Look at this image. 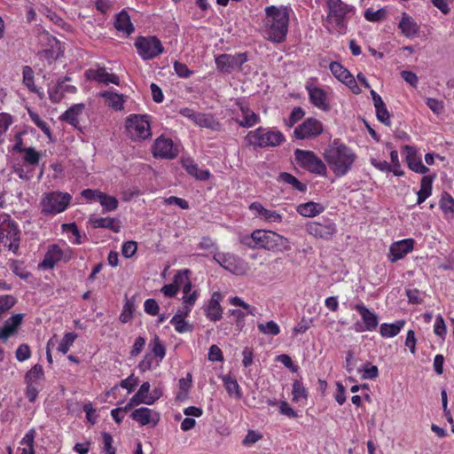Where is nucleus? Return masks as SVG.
<instances>
[{"label": "nucleus", "instance_id": "393cba45", "mask_svg": "<svg viewBox=\"0 0 454 454\" xmlns=\"http://www.w3.org/2000/svg\"><path fill=\"white\" fill-rule=\"evenodd\" d=\"M353 309L360 314L364 329H368V332L376 330L379 325V317L373 311L365 307L363 302L356 304Z\"/></svg>", "mask_w": 454, "mask_h": 454}, {"label": "nucleus", "instance_id": "f704fd0d", "mask_svg": "<svg viewBox=\"0 0 454 454\" xmlns=\"http://www.w3.org/2000/svg\"><path fill=\"white\" fill-rule=\"evenodd\" d=\"M148 348L150 349V354H152L156 360L155 366H159L166 356L165 345L158 335H154L150 340Z\"/></svg>", "mask_w": 454, "mask_h": 454}, {"label": "nucleus", "instance_id": "f03ea898", "mask_svg": "<svg viewBox=\"0 0 454 454\" xmlns=\"http://www.w3.org/2000/svg\"><path fill=\"white\" fill-rule=\"evenodd\" d=\"M357 156L356 153L339 140H333L325 153V160L337 177L346 176L352 168Z\"/></svg>", "mask_w": 454, "mask_h": 454}, {"label": "nucleus", "instance_id": "58836bf2", "mask_svg": "<svg viewBox=\"0 0 454 454\" xmlns=\"http://www.w3.org/2000/svg\"><path fill=\"white\" fill-rule=\"evenodd\" d=\"M114 27L118 31L124 32L128 35L134 31V26L131 23L130 17L124 10L116 15Z\"/></svg>", "mask_w": 454, "mask_h": 454}, {"label": "nucleus", "instance_id": "5701e85b", "mask_svg": "<svg viewBox=\"0 0 454 454\" xmlns=\"http://www.w3.org/2000/svg\"><path fill=\"white\" fill-rule=\"evenodd\" d=\"M403 150L406 153L408 167L412 171L419 174H427L429 171V168L422 163L421 159L417 156V151L413 146L406 145Z\"/></svg>", "mask_w": 454, "mask_h": 454}, {"label": "nucleus", "instance_id": "f3484780", "mask_svg": "<svg viewBox=\"0 0 454 454\" xmlns=\"http://www.w3.org/2000/svg\"><path fill=\"white\" fill-rule=\"evenodd\" d=\"M249 209L254 214L256 218L269 223H280L284 216L276 210L264 207L260 202H253L249 205Z\"/></svg>", "mask_w": 454, "mask_h": 454}, {"label": "nucleus", "instance_id": "a18cd8bd", "mask_svg": "<svg viewBox=\"0 0 454 454\" xmlns=\"http://www.w3.org/2000/svg\"><path fill=\"white\" fill-rule=\"evenodd\" d=\"M329 68L333 75L342 83L351 75V73L339 62H331Z\"/></svg>", "mask_w": 454, "mask_h": 454}, {"label": "nucleus", "instance_id": "dca6fc26", "mask_svg": "<svg viewBox=\"0 0 454 454\" xmlns=\"http://www.w3.org/2000/svg\"><path fill=\"white\" fill-rule=\"evenodd\" d=\"M309 102L317 108L327 112L330 110V105L327 99V93L322 89L312 83L306 84Z\"/></svg>", "mask_w": 454, "mask_h": 454}, {"label": "nucleus", "instance_id": "09e8293b", "mask_svg": "<svg viewBox=\"0 0 454 454\" xmlns=\"http://www.w3.org/2000/svg\"><path fill=\"white\" fill-rule=\"evenodd\" d=\"M279 178L284 183L291 184L297 191L305 192L307 189L304 184L300 182L294 176L290 173L283 172L280 174Z\"/></svg>", "mask_w": 454, "mask_h": 454}, {"label": "nucleus", "instance_id": "aec40b11", "mask_svg": "<svg viewBox=\"0 0 454 454\" xmlns=\"http://www.w3.org/2000/svg\"><path fill=\"white\" fill-rule=\"evenodd\" d=\"M414 240L412 239H406L391 245L389 248L388 258L390 262H395L403 258L407 254L412 251Z\"/></svg>", "mask_w": 454, "mask_h": 454}, {"label": "nucleus", "instance_id": "423d86ee", "mask_svg": "<svg viewBox=\"0 0 454 454\" xmlns=\"http://www.w3.org/2000/svg\"><path fill=\"white\" fill-rule=\"evenodd\" d=\"M151 116L131 114L126 118L125 129L132 141H143L152 137Z\"/></svg>", "mask_w": 454, "mask_h": 454}, {"label": "nucleus", "instance_id": "cd10ccee", "mask_svg": "<svg viewBox=\"0 0 454 454\" xmlns=\"http://www.w3.org/2000/svg\"><path fill=\"white\" fill-rule=\"evenodd\" d=\"M398 28L404 36L411 38L419 34V25L411 16L403 12L398 23Z\"/></svg>", "mask_w": 454, "mask_h": 454}, {"label": "nucleus", "instance_id": "1a4fd4ad", "mask_svg": "<svg viewBox=\"0 0 454 454\" xmlns=\"http://www.w3.org/2000/svg\"><path fill=\"white\" fill-rule=\"evenodd\" d=\"M137 52L143 60H151L164 52L160 39L153 35L138 36L134 43Z\"/></svg>", "mask_w": 454, "mask_h": 454}, {"label": "nucleus", "instance_id": "412c9836", "mask_svg": "<svg viewBox=\"0 0 454 454\" xmlns=\"http://www.w3.org/2000/svg\"><path fill=\"white\" fill-rule=\"evenodd\" d=\"M183 294L184 305L181 309L184 310V315H189L200 295V292L192 286L188 276L187 280L183 284Z\"/></svg>", "mask_w": 454, "mask_h": 454}, {"label": "nucleus", "instance_id": "9d476101", "mask_svg": "<svg viewBox=\"0 0 454 454\" xmlns=\"http://www.w3.org/2000/svg\"><path fill=\"white\" fill-rule=\"evenodd\" d=\"M294 158L301 168L321 176L326 174L327 168L325 164L314 152L296 149L294 151Z\"/></svg>", "mask_w": 454, "mask_h": 454}, {"label": "nucleus", "instance_id": "7ed1b4c3", "mask_svg": "<svg viewBox=\"0 0 454 454\" xmlns=\"http://www.w3.org/2000/svg\"><path fill=\"white\" fill-rule=\"evenodd\" d=\"M240 242L249 248H262L282 253L291 249L290 242L286 237L266 230H255L250 235H245Z\"/></svg>", "mask_w": 454, "mask_h": 454}, {"label": "nucleus", "instance_id": "4d7b16f0", "mask_svg": "<svg viewBox=\"0 0 454 454\" xmlns=\"http://www.w3.org/2000/svg\"><path fill=\"white\" fill-rule=\"evenodd\" d=\"M364 15L366 20L371 22H378L385 18L386 11L384 9L373 11L372 9L369 8L364 12Z\"/></svg>", "mask_w": 454, "mask_h": 454}, {"label": "nucleus", "instance_id": "774afa93", "mask_svg": "<svg viewBox=\"0 0 454 454\" xmlns=\"http://www.w3.org/2000/svg\"><path fill=\"white\" fill-rule=\"evenodd\" d=\"M31 356L30 348L27 344H21L16 350V358L20 362L27 360Z\"/></svg>", "mask_w": 454, "mask_h": 454}, {"label": "nucleus", "instance_id": "9b49d317", "mask_svg": "<svg viewBox=\"0 0 454 454\" xmlns=\"http://www.w3.org/2000/svg\"><path fill=\"white\" fill-rule=\"evenodd\" d=\"M152 153L156 159L174 160L179 154V145L171 138L161 135L154 140Z\"/></svg>", "mask_w": 454, "mask_h": 454}, {"label": "nucleus", "instance_id": "20e7f679", "mask_svg": "<svg viewBox=\"0 0 454 454\" xmlns=\"http://www.w3.org/2000/svg\"><path fill=\"white\" fill-rule=\"evenodd\" d=\"M326 18L325 27L330 33L345 35L350 16L356 12V8L342 0H327Z\"/></svg>", "mask_w": 454, "mask_h": 454}, {"label": "nucleus", "instance_id": "ea45409f", "mask_svg": "<svg viewBox=\"0 0 454 454\" xmlns=\"http://www.w3.org/2000/svg\"><path fill=\"white\" fill-rule=\"evenodd\" d=\"M406 322L403 319L397 320L392 324L383 323L380 327V333L383 338H393L401 332Z\"/></svg>", "mask_w": 454, "mask_h": 454}, {"label": "nucleus", "instance_id": "4468645a", "mask_svg": "<svg viewBox=\"0 0 454 454\" xmlns=\"http://www.w3.org/2000/svg\"><path fill=\"white\" fill-rule=\"evenodd\" d=\"M324 131L323 123L316 118H308L302 123L299 124L294 130V136L296 139H313Z\"/></svg>", "mask_w": 454, "mask_h": 454}, {"label": "nucleus", "instance_id": "c85d7f7f", "mask_svg": "<svg viewBox=\"0 0 454 454\" xmlns=\"http://www.w3.org/2000/svg\"><path fill=\"white\" fill-rule=\"evenodd\" d=\"M89 223L95 229H108L115 233L121 231V222L117 218L91 215L89 219Z\"/></svg>", "mask_w": 454, "mask_h": 454}, {"label": "nucleus", "instance_id": "052dcab7", "mask_svg": "<svg viewBox=\"0 0 454 454\" xmlns=\"http://www.w3.org/2000/svg\"><path fill=\"white\" fill-rule=\"evenodd\" d=\"M102 439L104 442L103 451L105 454H115V448L113 446V436L106 432L102 433Z\"/></svg>", "mask_w": 454, "mask_h": 454}, {"label": "nucleus", "instance_id": "72a5a7b5", "mask_svg": "<svg viewBox=\"0 0 454 454\" xmlns=\"http://www.w3.org/2000/svg\"><path fill=\"white\" fill-rule=\"evenodd\" d=\"M221 380L225 390L231 397H234L237 400L242 398L243 394L241 387L234 376L231 374H225L221 377Z\"/></svg>", "mask_w": 454, "mask_h": 454}, {"label": "nucleus", "instance_id": "13d9d810", "mask_svg": "<svg viewBox=\"0 0 454 454\" xmlns=\"http://www.w3.org/2000/svg\"><path fill=\"white\" fill-rule=\"evenodd\" d=\"M63 83L64 81H58L54 87L49 89V98L52 103H59L62 99L63 94L59 91H62Z\"/></svg>", "mask_w": 454, "mask_h": 454}, {"label": "nucleus", "instance_id": "ddd939ff", "mask_svg": "<svg viewBox=\"0 0 454 454\" xmlns=\"http://www.w3.org/2000/svg\"><path fill=\"white\" fill-rule=\"evenodd\" d=\"M305 229L309 235L325 240L332 239L337 232L335 223L325 218L318 222H309Z\"/></svg>", "mask_w": 454, "mask_h": 454}, {"label": "nucleus", "instance_id": "338daca9", "mask_svg": "<svg viewBox=\"0 0 454 454\" xmlns=\"http://www.w3.org/2000/svg\"><path fill=\"white\" fill-rule=\"evenodd\" d=\"M447 329L445 322L441 315H438L435 318L434 325V333L440 337H444L446 334Z\"/></svg>", "mask_w": 454, "mask_h": 454}, {"label": "nucleus", "instance_id": "2eb2a0df", "mask_svg": "<svg viewBox=\"0 0 454 454\" xmlns=\"http://www.w3.org/2000/svg\"><path fill=\"white\" fill-rule=\"evenodd\" d=\"M247 60L246 53H238L235 55L221 54L215 59L216 68L225 74H231L236 70H239Z\"/></svg>", "mask_w": 454, "mask_h": 454}, {"label": "nucleus", "instance_id": "bb28decb", "mask_svg": "<svg viewBox=\"0 0 454 454\" xmlns=\"http://www.w3.org/2000/svg\"><path fill=\"white\" fill-rule=\"evenodd\" d=\"M85 109L84 104H75L61 114L59 119L80 129V120Z\"/></svg>", "mask_w": 454, "mask_h": 454}, {"label": "nucleus", "instance_id": "bf43d9fd", "mask_svg": "<svg viewBox=\"0 0 454 454\" xmlns=\"http://www.w3.org/2000/svg\"><path fill=\"white\" fill-rule=\"evenodd\" d=\"M62 229L64 231L71 233L74 237V244L79 245V244L82 243V236L80 234V231L78 229V226L76 225V223H64L62 225Z\"/></svg>", "mask_w": 454, "mask_h": 454}, {"label": "nucleus", "instance_id": "6ab92c4d", "mask_svg": "<svg viewBox=\"0 0 454 454\" xmlns=\"http://www.w3.org/2000/svg\"><path fill=\"white\" fill-rule=\"evenodd\" d=\"M222 299L223 296L220 292H214L207 303L204 306L205 316L210 321L216 322L221 320L223 317Z\"/></svg>", "mask_w": 454, "mask_h": 454}, {"label": "nucleus", "instance_id": "6e6552de", "mask_svg": "<svg viewBox=\"0 0 454 454\" xmlns=\"http://www.w3.org/2000/svg\"><path fill=\"white\" fill-rule=\"evenodd\" d=\"M20 247V230L8 215H0V252L8 249L16 253Z\"/></svg>", "mask_w": 454, "mask_h": 454}, {"label": "nucleus", "instance_id": "8fccbe9b", "mask_svg": "<svg viewBox=\"0 0 454 454\" xmlns=\"http://www.w3.org/2000/svg\"><path fill=\"white\" fill-rule=\"evenodd\" d=\"M77 338V334L74 333H65L63 339L59 344L58 350L63 354H67L70 348V347L74 344V340Z\"/></svg>", "mask_w": 454, "mask_h": 454}, {"label": "nucleus", "instance_id": "a19ab883", "mask_svg": "<svg viewBox=\"0 0 454 454\" xmlns=\"http://www.w3.org/2000/svg\"><path fill=\"white\" fill-rule=\"evenodd\" d=\"M434 176H424L421 179L420 189L417 192V204L423 203L432 194L433 181Z\"/></svg>", "mask_w": 454, "mask_h": 454}, {"label": "nucleus", "instance_id": "69168bd1", "mask_svg": "<svg viewBox=\"0 0 454 454\" xmlns=\"http://www.w3.org/2000/svg\"><path fill=\"white\" fill-rule=\"evenodd\" d=\"M144 309L145 313H147L150 316H157L160 311L158 302L152 298L145 300Z\"/></svg>", "mask_w": 454, "mask_h": 454}, {"label": "nucleus", "instance_id": "a878e982", "mask_svg": "<svg viewBox=\"0 0 454 454\" xmlns=\"http://www.w3.org/2000/svg\"><path fill=\"white\" fill-rule=\"evenodd\" d=\"M63 251L59 245L49 246L43 260L39 263V268L48 270L53 269L57 262L61 261Z\"/></svg>", "mask_w": 454, "mask_h": 454}, {"label": "nucleus", "instance_id": "b1692460", "mask_svg": "<svg viewBox=\"0 0 454 454\" xmlns=\"http://www.w3.org/2000/svg\"><path fill=\"white\" fill-rule=\"evenodd\" d=\"M85 75L88 80L96 81L105 84H120L119 76L115 74L107 73L105 68L89 69L86 71Z\"/></svg>", "mask_w": 454, "mask_h": 454}, {"label": "nucleus", "instance_id": "7c9ffc66", "mask_svg": "<svg viewBox=\"0 0 454 454\" xmlns=\"http://www.w3.org/2000/svg\"><path fill=\"white\" fill-rule=\"evenodd\" d=\"M238 105L241 113V119H237L236 121L239 126L250 128L260 121L259 115L252 111L247 105L243 103H239Z\"/></svg>", "mask_w": 454, "mask_h": 454}, {"label": "nucleus", "instance_id": "4c0bfd02", "mask_svg": "<svg viewBox=\"0 0 454 454\" xmlns=\"http://www.w3.org/2000/svg\"><path fill=\"white\" fill-rule=\"evenodd\" d=\"M44 372L42 365H34L25 375L26 385L42 387Z\"/></svg>", "mask_w": 454, "mask_h": 454}, {"label": "nucleus", "instance_id": "3c124183", "mask_svg": "<svg viewBox=\"0 0 454 454\" xmlns=\"http://www.w3.org/2000/svg\"><path fill=\"white\" fill-rule=\"evenodd\" d=\"M258 329L263 334L273 336H276L280 333V328L278 325L272 320L267 322L266 324H258Z\"/></svg>", "mask_w": 454, "mask_h": 454}, {"label": "nucleus", "instance_id": "5fc2aeb1", "mask_svg": "<svg viewBox=\"0 0 454 454\" xmlns=\"http://www.w3.org/2000/svg\"><path fill=\"white\" fill-rule=\"evenodd\" d=\"M23 153H25L24 157H23V160L26 163L32 165V166L37 165L39 163L40 154L38 152H36L35 150V148L27 147V148H26V150H24Z\"/></svg>", "mask_w": 454, "mask_h": 454}, {"label": "nucleus", "instance_id": "37998d69", "mask_svg": "<svg viewBox=\"0 0 454 454\" xmlns=\"http://www.w3.org/2000/svg\"><path fill=\"white\" fill-rule=\"evenodd\" d=\"M22 82L29 91L36 93L40 98H43V93L40 92L35 84L34 70L29 66H24L22 68Z\"/></svg>", "mask_w": 454, "mask_h": 454}, {"label": "nucleus", "instance_id": "0e129e2a", "mask_svg": "<svg viewBox=\"0 0 454 454\" xmlns=\"http://www.w3.org/2000/svg\"><path fill=\"white\" fill-rule=\"evenodd\" d=\"M137 249V244L136 241H126L123 243L121 247L122 255L126 258L132 257Z\"/></svg>", "mask_w": 454, "mask_h": 454}, {"label": "nucleus", "instance_id": "f257e3e1", "mask_svg": "<svg viewBox=\"0 0 454 454\" xmlns=\"http://www.w3.org/2000/svg\"><path fill=\"white\" fill-rule=\"evenodd\" d=\"M264 20L265 37L273 43H282L286 40L288 24L289 11L286 6L270 5L265 8Z\"/></svg>", "mask_w": 454, "mask_h": 454}, {"label": "nucleus", "instance_id": "6e6d98bb", "mask_svg": "<svg viewBox=\"0 0 454 454\" xmlns=\"http://www.w3.org/2000/svg\"><path fill=\"white\" fill-rule=\"evenodd\" d=\"M439 204L443 212L454 213V199L449 193H442Z\"/></svg>", "mask_w": 454, "mask_h": 454}, {"label": "nucleus", "instance_id": "49530a36", "mask_svg": "<svg viewBox=\"0 0 454 454\" xmlns=\"http://www.w3.org/2000/svg\"><path fill=\"white\" fill-rule=\"evenodd\" d=\"M98 202L103 207V212L114 211L118 207L117 199L104 192L99 196Z\"/></svg>", "mask_w": 454, "mask_h": 454}, {"label": "nucleus", "instance_id": "c756f323", "mask_svg": "<svg viewBox=\"0 0 454 454\" xmlns=\"http://www.w3.org/2000/svg\"><path fill=\"white\" fill-rule=\"evenodd\" d=\"M189 270L178 271L174 277L173 283L165 285L161 288V293L167 297H174L177 294L178 289L187 280V274H189Z\"/></svg>", "mask_w": 454, "mask_h": 454}, {"label": "nucleus", "instance_id": "e433bc0d", "mask_svg": "<svg viewBox=\"0 0 454 454\" xmlns=\"http://www.w3.org/2000/svg\"><path fill=\"white\" fill-rule=\"evenodd\" d=\"M100 97L106 99V104L115 111H121L124 107L125 96L114 91H103Z\"/></svg>", "mask_w": 454, "mask_h": 454}, {"label": "nucleus", "instance_id": "864d4df0", "mask_svg": "<svg viewBox=\"0 0 454 454\" xmlns=\"http://www.w3.org/2000/svg\"><path fill=\"white\" fill-rule=\"evenodd\" d=\"M28 114H29V117L31 119V121L48 137L51 136V129L49 127V125L47 124L46 121H44L43 120H42L40 118V116L31 111V110H28Z\"/></svg>", "mask_w": 454, "mask_h": 454}, {"label": "nucleus", "instance_id": "473e14b6", "mask_svg": "<svg viewBox=\"0 0 454 454\" xmlns=\"http://www.w3.org/2000/svg\"><path fill=\"white\" fill-rule=\"evenodd\" d=\"M325 210V207L321 203L309 201L297 206L296 211L304 217H315Z\"/></svg>", "mask_w": 454, "mask_h": 454}, {"label": "nucleus", "instance_id": "680f3d73", "mask_svg": "<svg viewBox=\"0 0 454 454\" xmlns=\"http://www.w3.org/2000/svg\"><path fill=\"white\" fill-rule=\"evenodd\" d=\"M173 66L176 74L181 78H189L192 74V71L184 63L175 61Z\"/></svg>", "mask_w": 454, "mask_h": 454}, {"label": "nucleus", "instance_id": "4be33fe9", "mask_svg": "<svg viewBox=\"0 0 454 454\" xmlns=\"http://www.w3.org/2000/svg\"><path fill=\"white\" fill-rule=\"evenodd\" d=\"M23 314H14L8 318L0 328V340L6 341L12 335L15 334L22 324Z\"/></svg>", "mask_w": 454, "mask_h": 454}, {"label": "nucleus", "instance_id": "a211bd4d", "mask_svg": "<svg viewBox=\"0 0 454 454\" xmlns=\"http://www.w3.org/2000/svg\"><path fill=\"white\" fill-rule=\"evenodd\" d=\"M130 418L140 426L151 425L155 427L160 421V414L147 407H141L130 413Z\"/></svg>", "mask_w": 454, "mask_h": 454}, {"label": "nucleus", "instance_id": "2f4dec72", "mask_svg": "<svg viewBox=\"0 0 454 454\" xmlns=\"http://www.w3.org/2000/svg\"><path fill=\"white\" fill-rule=\"evenodd\" d=\"M182 166L190 176L195 177L197 180L206 181L209 179L211 176L209 170L200 168L198 164L191 158L183 160Z\"/></svg>", "mask_w": 454, "mask_h": 454}, {"label": "nucleus", "instance_id": "e2e57ef3", "mask_svg": "<svg viewBox=\"0 0 454 454\" xmlns=\"http://www.w3.org/2000/svg\"><path fill=\"white\" fill-rule=\"evenodd\" d=\"M153 359L155 358L153 357V356H152V354L146 353L144 358L138 364L137 367L140 370V372H145L152 370L154 367Z\"/></svg>", "mask_w": 454, "mask_h": 454}, {"label": "nucleus", "instance_id": "c9c22d12", "mask_svg": "<svg viewBox=\"0 0 454 454\" xmlns=\"http://www.w3.org/2000/svg\"><path fill=\"white\" fill-rule=\"evenodd\" d=\"M187 316L184 315V310L178 309L171 318L170 324L178 333H191L193 330V326L185 320Z\"/></svg>", "mask_w": 454, "mask_h": 454}, {"label": "nucleus", "instance_id": "de8ad7c7", "mask_svg": "<svg viewBox=\"0 0 454 454\" xmlns=\"http://www.w3.org/2000/svg\"><path fill=\"white\" fill-rule=\"evenodd\" d=\"M292 395H293V401L297 402V403L301 402V401H306L307 397H308V393H307L305 387L299 380H295L293 383Z\"/></svg>", "mask_w": 454, "mask_h": 454}, {"label": "nucleus", "instance_id": "603ef678", "mask_svg": "<svg viewBox=\"0 0 454 454\" xmlns=\"http://www.w3.org/2000/svg\"><path fill=\"white\" fill-rule=\"evenodd\" d=\"M305 115L304 110L298 106L294 107L291 112L287 120L285 121V123L287 127H294L299 121H301Z\"/></svg>", "mask_w": 454, "mask_h": 454}, {"label": "nucleus", "instance_id": "0eeeda50", "mask_svg": "<svg viewBox=\"0 0 454 454\" xmlns=\"http://www.w3.org/2000/svg\"><path fill=\"white\" fill-rule=\"evenodd\" d=\"M72 196L68 192H44L40 200L41 212L44 215H55L64 212L69 206Z\"/></svg>", "mask_w": 454, "mask_h": 454}, {"label": "nucleus", "instance_id": "79ce46f5", "mask_svg": "<svg viewBox=\"0 0 454 454\" xmlns=\"http://www.w3.org/2000/svg\"><path fill=\"white\" fill-rule=\"evenodd\" d=\"M194 123L201 128H207L211 130L218 131L221 129V124L211 114L199 113Z\"/></svg>", "mask_w": 454, "mask_h": 454}, {"label": "nucleus", "instance_id": "f8f14e48", "mask_svg": "<svg viewBox=\"0 0 454 454\" xmlns=\"http://www.w3.org/2000/svg\"><path fill=\"white\" fill-rule=\"evenodd\" d=\"M213 259L223 269L235 275H244L247 273V263L234 254L216 252Z\"/></svg>", "mask_w": 454, "mask_h": 454}, {"label": "nucleus", "instance_id": "39448f33", "mask_svg": "<svg viewBox=\"0 0 454 454\" xmlns=\"http://www.w3.org/2000/svg\"><path fill=\"white\" fill-rule=\"evenodd\" d=\"M245 139L254 147L268 148L280 145L285 142L286 137L280 130L259 127L249 131Z\"/></svg>", "mask_w": 454, "mask_h": 454}, {"label": "nucleus", "instance_id": "c03bdc74", "mask_svg": "<svg viewBox=\"0 0 454 454\" xmlns=\"http://www.w3.org/2000/svg\"><path fill=\"white\" fill-rule=\"evenodd\" d=\"M136 309V298H126V301L123 305L121 313L120 315V320L122 323L129 322L133 317V313Z\"/></svg>", "mask_w": 454, "mask_h": 454}]
</instances>
